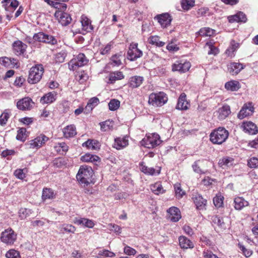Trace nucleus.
Returning a JSON list of instances; mask_svg holds the SVG:
<instances>
[{"label":"nucleus","instance_id":"nucleus-1","mask_svg":"<svg viewBox=\"0 0 258 258\" xmlns=\"http://www.w3.org/2000/svg\"><path fill=\"white\" fill-rule=\"evenodd\" d=\"M93 171L92 168L88 166H81L79 169L76 177L81 184L88 185L91 182Z\"/></svg>","mask_w":258,"mask_h":258},{"label":"nucleus","instance_id":"nucleus-2","mask_svg":"<svg viewBox=\"0 0 258 258\" xmlns=\"http://www.w3.org/2000/svg\"><path fill=\"white\" fill-rule=\"evenodd\" d=\"M228 136V132L225 128L220 127L211 134L210 140L214 144H221L226 141Z\"/></svg>","mask_w":258,"mask_h":258},{"label":"nucleus","instance_id":"nucleus-3","mask_svg":"<svg viewBox=\"0 0 258 258\" xmlns=\"http://www.w3.org/2000/svg\"><path fill=\"white\" fill-rule=\"evenodd\" d=\"M44 73V69L41 64H37L32 67L30 71L28 82L31 84H34L40 81Z\"/></svg>","mask_w":258,"mask_h":258},{"label":"nucleus","instance_id":"nucleus-4","mask_svg":"<svg viewBox=\"0 0 258 258\" xmlns=\"http://www.w3.org/2000/svg\"><path fill=\"white\" fill-rule=\"evenodd\" d=\"M159 135L156 133L151 134L146 136L141 142V145L149 148H154L159 145L161 143Z\"/></svg>","mask_w":258,"mask_h":258},{"label":"nucleus","instance_id":"nucleus-5","mask_svg":"<svg viewBox=\"0 0 258 258\" xmlns=\"http://www.w3.org/2000/svg\"><path fill=\"white\" fill-rule=\"evenodd\" d=\"M168 100L166 94L163 92L152 93L149 97L148 103L154 106H161L165 104Z\"/></svg>","mask_w":258,"mask_h":258},{"label":"nucleus","instance_id":"nucleus-6","mask_svg":"<svg viewBox=\"0 0 258 258\" xmlns=\"http://www.w3.org/2000/svg\"><path fill=\"white\" fill-rule=\"evenodd\" d=\"M48 140V137L41 134L33 140L27 142L25 146L27 149L37 150L44 146Z\"/></svg>","mask_w":258,"mask_h":258},{"label":"nucleus","instance_id":"nucleus-7","mask_svg":"<svg viewBox=\"0 0 258 258\" xmlns=\"http://www.w3.org/2000/svg\"><path fill=\"white\" fill-rule=\"evenodd\" d=\"M88 62V59L86 58L84 54L80 53L69 62V68L70 70L74 71L79 67L86 65Z\"/></svg>","mask_w":258,"mask_h":258},{"label":"nucleus","instance_id":"nucleus-8","mask_svg":"<svg viewBox=\"0 0 258 258\" xmlns=\"http://www.w3.org/2000/svg\"><path fill=\"white\" fill-rule=\"evenodd\" d=\"M16 239L17 234L12 228H9L1 233V240L7 244H14Z\"/></svg>","mask_w":258,"mask_h":258},{"label":"nucleus","instance_id":"nucleus-9","mask_svg":"<svg viewBox=\"0 0 258 258\" xmlns=\"http://www.w3.org/2000/svg\"><path fill=\"white\" fill-rule=\"evenodd\" d=\"M142 55V51L138 48V43H132L127 51V58L133 61L141 57Z\"/></svg>","mask_w":258,"mask_h":258},{"label":"nucleus","instance_id":"nucleus-10","mask_svg":"<svg viewBox=\"0 0 258 258\" xmlns=\"http://www.w3.org/2000/svg\"><path fill=\"white\" fill-rule=\"evenodd\" d=\"M33 39L38 42L47 43L51 44L56 43L57 41L55 38L43 32H39L34 35Z\"/></svg>","mask_w":258,"mask_h":258},{"label":"nucleus","instance_id":"nucleus-11","mask_svg":"<svg viewBox=\"0 0 258 258\" xmlns=\"http://www.w3.org/2000/svg\"><path fill=\"white\" fill-rule=\"evenodd\" d=\"M54 16L58 22L62 26H67L72 21L70 15L62 11H56Z\"/></svg>","mask_w":258,"mask_h":258},{"label":"nucleus","instance_id":"nucleus-12","mask_svg":"<svg viewBox=\"0 0 258 258\" xmlns=\"http://www.w3.org/2000/svg\"><path fill=\"white\" fill-rule=\"evenodd\" d=\"M191 67L190 63L187 61H176L172 66L173 71L185 73L189 70Z\"/></svg>","mask_w":258,"mask_h":258},{"label":"nucleus","instance_id":"nucleus-13","mask_svg":"<svg viewBox=\"0 0 258 258\" xmlns=\"http://www.w3.org/2000/svg\"><path fill=\"white\" fill-rule=\"evenodd\" d=\"M34 102L29 97H25L18 101L17 106L22 110H30L32 108Z\"/></svg>","mask_w":258,"mask_h":258},{"label":"nucleus","instance_id":"nucleus-14","mask_svg":"<svg viewBox=\"0 0 258 258\" xmlns=\"http://www.w3.org/2000/svg\"><path fill=\"white\" fill-rule=\"evenodd\" d=\"M190 106L189 102L186 100V95L182 93L179 97L176 108L181 110H186Z\"/></svg>","mask_w":258,"mask_h":258},{"label":"nucleus","instance_id":"nucleus-15","mask_svg":"<svg viewBox=\"0 0 258 258\" xmlns=\"http://www.w3.org/2000/svg\"><path fill=\"white\" fill-rule=\"evenodd\" d=\"M167 212L168 213V218L172 222H177L181 218L180 211L176 207H171L167 210Z\"/></svg>","mask_w":258,"mask_h":258},{"label":"nucleus","instance_id":"nucleus-16","mask_svg":"<svg viewBox=\"0 0 258 258\" xmlns=\"http://www.w3.org/2000/svg\"><path fill=\"white\" fill-rule=\"evenodd\" d=\"M254 108L251 103L244 105L238 114V117L242 119L244 117L251 115L253 112Z\"/></svg>","mask_w":258,"mask_h":258},{"label":"nucleus","instance_id":"nucleus-17","mask_svg":"<svg viewBox=\"0 0 258 258\" xmlns=\"http://www.w3.org/2000/svg\"><path fill=\"white\" fill-rule=\"evenodd\" d=\"M27 47V45L20 40L16 41L13 44L14 52L17 55H20L24 54L26 51Z\"/></svg>","mask_w":258,"mask_h":258},{"label":"nucleus","instance_id":"nucleus-18","mask_svg":"<svg viewBox=\"0 0 258 258\" xmlns=\"http://www.w3.org/2000/svg\"><path fill=\"white\" fill-rule=\"evenodd\" d=\"M241 127L245 132L251 135H255L258 132L257 127L251 121L244 122Z\"/></svg>","mask_w":258,"mask_h":258},{"label":"nucleus","instance_id":"nucleus-19","mask_svg":"<svg viewBox=\"0 0 258 258\" xmlns=\"http://www.w3.org/2000/svg\"><path fill=\"white\" fill-rule=\"evenodd\" d=\"M57 96V93L55 91L48 92L41 98L40 102L43 104L51 103L55 101Z\"/></svg>","mask_w":258,"mask_h":258},{"label":"nucleus","instance_id":"nucleus-20","mask_svg":"<svg viewBox=\"0 0 258 258\" xmlns=\"http://www.w3.org/2000/svg\"><path fill=\"white\" fill-rule=\"evenodd\" d=\"M230 108L228 105H224L223 107L219 108L216 112V116L220 120L225 119L230 113Z\"/></svg>","mask_w":258,"mask_h":258},{"label":"nucleus","instance_id":"nucleus-21","mask_svg":"<svg viewBox=\"0 0 258 258\" xmlns=\"http://www.w3.org/2000/svg\"><path fill=\"white\" fill-rule=\"evenodd\" d=\"M157 19L162 28H166L170 25L172 20L170 16L167 13L157 16Z\"/></svg>","mask_w":258,"mask_h":258},{"label":"nucleus","instance_id":"nucleus-22","mask_svg":"<svg viewBox=\"0 0 258 258\" xmlns=\"http://www.w3.org/2000/svg\"><path fill=\"white\" fill-rule=\"evenodd\" d=\"M243 68V65L238 62L230 63L228 66V72L232 75H237Z\"/></svg>","mask_w":258,"mask_h":258},{"label":"nucleus","instance_id":"nucleus-23","mask_svg":"<svg viewBox=\"0 0 258 258\" xmlns=\"http://www.w3.org/2000/svg\"><path fill=\"white\" fill-rule=\"evenodd\" d=\"M128 145V140L126 137H119L115 139L113 147L117 150H121L127 146Z\"/></svg>","mask_w":258,"mask_h":258},{"label":"nucleus","instance_id":"nucleus-24","mask_svg":"<svg viewBox=\"0 0 258 258\" xmlns=\"http://www.w3.org/2000/svg\"><path fill=\"white\" fill-rule=\"evenodd\" d=\"M192 199L195 204L197 208L199 210L204 209L206 205L207 200L204 199L202 196L199 194H196L192 197Z\"/></svg>","mask_w":258,"mask_h":258},{"label":"nucleus","instance_id":"nucleus-25","mask_svg":"<svg viewBox=\"0 0 258 258\" xmlns=\"http://www.w3.org/2000/svg\"><path fill=\"white\" fill-rule=\"evenodd\" d=\"M179 244L182 249L192 248L194 244L189 239L184 236H180L178 238Z\"/></svg>","mask_w":258,"mask_h":258},{"label":"nucleus","instance_id":"nucleus-26","mask_svg":"<svg viewBox=\"0 0 258 258\" xmlns=\"http://www.w3.org/2000/svg\"><path fill=\"white\" fill-rule=\"evenodd\" d=\"M81 24L82 27V31L86 33L90 32L93 30V27L91 25V21L86 16L83 15L81 17Z\"/></svg>","mask_w":258,"mask_h":258},{"label":"nucleus","instance_id":"nucleus-27","mask_svg":"<svg viewBox=\"0 0 258 258\" xmlns=\"http://www.w3.org/2000/svg\"><path fill=\"white\" fill-rule=\"evenodd\" d=\"M234 208L237 210H241L248 206V202L242 197L235 198L234 201Z\"/></svg>","mask_w":258,"mask_h":258},{"label":"nucleus","instance_id":"nucleus-28","mask_svg":"<svg viewBox=\"0 0 258 258\" xmlns=\"http://www.w3.org/2000/svg\"><path fill=\"white\" fill-rule=\"evenodd\" d=\"M64 137L66 138H72L77 134L76 127L73 124L67 126L63 128Z\"/></svg>","mask_w":258,"mask_h":258},{"label":"nucleus","instance_id":"nucleus-29","mask_svg":"<svg viewBox=\"0 0 258 258\" xmlns=\"http://www.w3.org/2000/svg\"><path fill=\"white\" fill-rule=\"evenodd\" d=\"M83 147H86L88 149L97 150L100 149L99 142L94 140H88L82 144Z\"/></svg>","mask_w":258,"mask_h":258},{"label":"nucleus","instance_id":"nucleus-30","mask_svg":"<svg viewBox=\"0 0 258 258\" xmlns=\"http://www.w3.org/2000/svg\"><path fill=\"white\" fill-rule=\"evenodd\" d=\"M55 198V194L50 188H44L42 190V199L43 201L47 200H52Z\"/></svg>","mask_w":258,"mask_h":258},{"label":"nucleus","instance_id":"nucleus-31","mask_svg":"<svg viewBox=\"0 0 258 258\" xmlns=\"http://www.w3.org/2000/svg\"><path fill=\"white\" fill-rule=\"evenodd\" d=\"M225 87L227 90L236 91L240 88V85L238 81L232 80L226 83Z\"/></svg>","mask_w":258,"mask_h":258},{"label":"nucleus","instance_id":"nucleus-32","mask_svg":"<svg viewBox=\"0 0 258 258\" xmlns=\"http://www.w3.org/2000/svg\"><path fill=\"white\" fill-rule=\"evenodd\" d=\"M144 78L142 77L135 76L130 78L129 84L130 86L133 88L139 87L143 83Z\"/></svg>","mask_w":258,"mask_h":258},{"label":"nucleus","instance_id":"nucleus-33","mask_svg":"<svg viewBox=\"0 0 258 258\" xmlns=\"http://www.w3.org/2000/svg\"><path fill=\"white\" fill-rule=\"evenodd\" d=\"M75 223L77 224L78 225H83L84 226L92 228L94 226V223L92 220H90L86 218H80L76 219Z\"/></svg>","mask_w":258,"mask_h":258},{"label":"nucleus","instance_id":"nucleus-34","mask_svg":"<svg viewBox=\"0 0 258 258\" xmlns=\"http://www.w3.org/2000/svg\"><path fill=\"white\" fill-rule=\"evenodd\" d=\"M109 81L110 83H113L117 80H120L124 78L121 72L116 71L110 73L109 75Z\"/></svg>","mask_w":258,"mask_h":258},{"label":"nucleus","instance_id":"nucleus-35","mask_svg":"<svg viewBox=\"0 0 258 258\" xmlns=\"http://www.w3.org/2000/svg\"><path fill=\"white\" fill-rule=\"evenodd\" d=\"M151 190L156 195L163 194L164 190L160 182H156L154 184H152L150 186Z\"/></svg>","mask_w":258,"mask_h":258},{"label":"nucleus","instance_id":"nucleus-36","mask_svg":"<svg viewBox=\"0 0 258 258\" xmlns=\"http://www.w3.org/2000/svg\"><path fill=\"white\" fill-rule=\"evenodd\" d=\"M233 159L230 157H224L220 159L218 162V164L220 167L225 168V167H228L233 164Z\"/></svg>","mask_w":258,"mask_h":258},{"label":"nucleus","instance_id":"nucleus-37","mask_svg":"<svg viewBox=\"0 0 258 258\" xmlns=\"http://www.w3.org/2000/svg\"><path fill=\"white\" fill-rule=\"evenodd\" d=\"M140 169L142 172L149 175H154L156 173L155 170L152 167H148L144 163H140Z\"/></svg>","mask_w":258,"mask_h":258},{"label":"nucleus","instance_id":"nucleus-38","mask_svg":"<svg viewBox=\"0 0 258 258\" xmlns=\"http://www.w3.org/2000/svg\"><path fill=\"white\" fill-rule=\"evenodd\" d=\"M224 197L220 193L217 194L213 198V203L217 208H220L223 205Z\"/></svg>","mask_w":258,"mask_h":258},{"label":"nucleus","instance_id":"nucleus-39","mask_svg":"<svg viewBox=\"0 0 258 258\" xmlns=\"http://www.w3.org/2000/svg\"><path fill=\"white\" fill-rule=\"evenodd\" d=\"M99 159L98 156L90 154H86L81 158L82 161L86 162H93L97 161Z\"/></svg>","mask_w":258,"mask_h":258},{"label":"nucleus","instance_id":"nucleus-40","mask_svg":"<svg viewBox=\"0 0 258 258\" xmlns=\"http://www.w3.org/2000/svg\"><path fill=\"white\" fill-rule=\"evenodd\" d=\"M215 33V31L210 28H203L200 30L199 34L202 36H211Z\"/></svg>","mask_w":258,"mask_h":258},{"label":"nucleus","instance_id":"nucleus-41","mask_svg":"<svg viewBox=\"0 0 258 258\" xmlns=\"http://www.w3.org/2000/svg\"><path fill=\"white\" fill-rule=\"evenodd\" d=\"M212 223L220 228H225V223L223 220L217 215L213 216L212 218Z\"/></svg>","mask_w":258,"mask_h":258},{"label":"nucleus","instance_id":"nucleus-42","mask_svg":"<svg viewBox=\"0 0 258 258\" xmlns=\"http://www.w3.org/2000/svg\"><path fill=\"white\" fill-rule=\"evenodd\" d=\"M195 0H181V7L184 10L188 11L195 6Z\"/></svg>","mask_w":258,"mask_h":258},{"label":"nucleus","instance_id":"nucleus-43","mask_svg":"<svg viewBox=\"0 0 258 258\" xmlns=\"http://www.w3.org/2000/svg\"><path fill=\"white\" fill-rule=\"evenodd\" d=\"M98 103L99 99L96 97H93L89 100V102L85 107V109L88 111L92 110Z\"/></svg>","mask_w":258,"mask_h":258},{"label":"nucleus","instance_id":"nucleus-44","mask_svg":"<svg viewBox=\"0 0 258 258\" xmlns=\"http://www.w3.org/2000/svg\"><path fill=\"white\" fill-rule=\"evenodd\" d=\"M174 190L175 196L177 199L181 198L185 194V191L181 189L180 183H177L174 185Z\"/></svg>","mask_w":258,"mask_h":258},{"label":"nucleus","instance_id":"nucleus-45","mask_svg":"<svg viewBox=\"0 0 258 258\" xmlns=\"http://www.w3.org/2000/svg\"><path fill=\"white\" fill-rule=\"evenodd\" d=\"M101 130L102 132H106L111 130L113 127V123L110 120H106L100 123Z\"/></svg>","mask_w":258,"mask_h":258},{"label":"nucleus","instance_id":"nucleus-46","mask_svg":"<svg viewBox=\"0 0 258 258\" xmlns=\"http://www.w3.org/2000/svg\"><path fill=\"white\" fill-rule=\"evenodd\" d=\"M150 43L153 45H155L159 47L163 46L165 43L160 40V38L157 36H153L150 37Z\"/></svg>","mask_w":258,"mask_h":258},{"label":"nucleus","instance_id":"nucleus-47","mask_svg":"<svg viewBox=\"0 0 258 258\" xmlns=\"http://www.w3.org/2000/svg\"><path fill=\"white\" fill-rule=\"evenodd\" d=\"M31 214V210L26 208H21L19 211V216L21 220L26 219Z\"/></svg>","mask_w":258,"mask_h":258},{"label":"nucleus","instance_id":"nucleus-48","mask_svg":"<svg viewBox=\"0 0 258 258\" xmlns=\"http://www.w3.org/2000/svg\"><path fill=\"white\" fill-rule=\"evenodd\" d=\"M26 130L25 128H21L18 131L16 138L18 140L24 142L26 139Z\"/></svg>","mask_w":258,"mask_h":258},{"label":"nucleus","instance_id":"nucleus-49","mask_svg":"<svg viewBox=\"0 0 258 258\" xmlns=\"http://www.w3.org/2000/svg\"><path fill=\"white\" fill-rule=\"evenodd\" d=\"M120 106V102L117 99H112L108 103L110 110L114 111L117 109Z\"/></svg>","mask_w":258,"mask_h":258},{"label":"nucleus","instance_id":"nucleus-50","mask_svg":"<svg viewBox=\"0 0 258 258\" xmlns=\"http://www.w3.org/2000/svg\"><path fill=\"white\" fill-rule=\"evenodd\" d=\"M56 151L60 152L61 151L66 153L68 151L69 147L67 145V144L64 143H60L56 144L54 147Z\"/></svg>","mask_w":258,"mask_h":258},{"label":"nucleus","instance_id":"nucleus-51","mask_svg":"<svg viewBox=\"0 0 258 258\" xmlns=\"http://www.w3.org/2000/svg\"><path fill=\"white\" fill-rule=\"evenodd\" d=\"M121 55L115 54L111 57V64L114 66H119L121 64Z\"/></svg>","mask_w":258,"mask_h":258},{"label":"nucleus","instance_id":"nucleus-52","mask_svg":"<svg viewBox=\"0 0 258 258\" xmlns=\"http://www.w3.org/2000/svg\"><path fill=\"white\" fill-rule=\"evenodd\" d=\"M7 258H20V254L18 251L14 249L9 250L6 254Z\"/></svg>","mask_w":258,"mask_h":258},{"label":"nucleus","instance_id":"nucleus-53","mask_svg":"<svg viewBox=\"0 0 258 258\" xmlns=\"http://www.w3.org/2000/svg\"><path fill=\"white\" fill-rule=\"evenodd\" d=\"M206 45L209 47L210 50L208 51V54L216 55L218 53V49L213 46V43L211 42H207Z\"/></svg>","mask_w":258,"mask_h":258},{"label":"nucleus","instance_id":"nucleus-54","mask_svg":"<svg viewBox=\"0 0 258 258\" xmlns=\"http://www.w3.org/2000/svg\"><path fill=\"white\" fill-rule=\"evenodd\" d=\"M113 43L110 42L100 49V53L102 55L108 54L112 47Z\"/></svg>","mask_w":258,"mask_h":258},{"label":"nucleus","instance_id":"nucleus-55","mask_svg":"<svg viewBox=\"0 0 258 258\" xmlns=\"http://www.w3.org/2000/svg\"><path fill=\"white\" fill-rule=\"evenodd\" d=\"M61 230L74 233L76 231V228L72 225L63 224L61 226Z\"/></svg>","mask_w":258,"mask_h":258},{"label":"nucleus","instance_id":"nucleus-56","mask_svg":"<svg viewBox=\"0 0 258 258\" xmlns=\"http://www.w3.org/2000/svg\"><path fill=\"white\" fill-rule=\"evenodd\" d=\"M9 117V113L7 111L4 112L0 116V124L1 125H5Z\"/></svg>","mask_w":258,"mask_h":258},{"label":"nucleus","instance_id":"nucleus-57","mask_svg":"<svg viewBox=\"0 0 258 258\" xmlns=\"http://www.w3.org/2000/svg\"><path fill=\"white\" fill-rule=\"evenodd\" d=\"M0 63L5 67H11V58L6 56L1 57Z\"/></svg>","mask_w":258,"mask_h":258},{"label":"nucleus","instance_id":"nucleus-58","mask_svg":"<svg viewBox=\"0 0 258 258\" xmlns=\"http://www.w3.org/2000/svg\"><path fill=\"white\" fill-rule=\"evenodd\" d=\"M98 254L100 256L110 257H113L115 255V254L114 252L106 249L100 250Z\"/></svg>","mask_w":258,"mask_h":258},{"label":"nucleus","instance_id":"nucleus-59","mask_svg":"<svg viewBox=\"0 0 258 258\" xmlns=\"http://www.w3.org/2000/svg\"><path fill=\"white\" fill-rule=\"evenodd\" d=\"M108 229L114 231L117 234H119L121 233V228L120 227L114 224H110L108 225Z\"/></svg>","mask_w":258,"mask_h":258},{"label":"nucleus","instance_id":"nucleus-60","mask_svg":"<svg viewBox=\"0 0 258 258\" xmlns=\"http://www.w3.org/2000/svg\"><path fill=\"white\" fill-rule=\"evenodd\" d=\"M51 5L54 8L57 9V11H61V7L62 6L63 10H66L67 5L65 4H62L59 2H55L54 1H51Z\"/></svg>","mask_w":258,"mask_h":258},{"label":"nucleus","instance_id":"nucleus-61","mask_svg":"<svg viewBox=\"0 0 258 258\" xmlns=\"http://www.w3.org/2000/svg\"><path fill=\"white\" fill-rule=\"evenodd\" d=\"M15 150L6 149L5 150H4L2 152L1 155L3 157L7 158L8 159H9V156L14 155H15Z\"/></svg>","mask_w":258,"mask_h":258},{"label":"nucleus","instance_id":"nucleus-62","mask_svg":"<svg viewBox=\"0 0 258 258\" xmlns=\"http://www.w3.org/2000/svg\"><path fill=\"white\" fill-rule=\"evenodd\" d=\"M14 175L18 178L23 179L25 177V174L24 172V169H18L14 172Z\"/></svg>","mask_w":258,"mask_h":258},{"label":"nucleus","instance_id":"nucleus-63","mask_svg":"<svg viewBox=\"0 0 258 258\" xmlns=\"http://www.w3.org/2000/svg\"><path fill=\"white\" fill-rule=\"evenodd\" d=\"M248 165L251 168H255L258 166V159L256 157L250 158L248 161Z\"/></svg>","mask_w":258,"mask_h":258},{"label":"nucleus","instance_id":"nucleus-64","mask_svg":"<svg viewBox=\"0 0 258 258\" xmlns=\"http://www.w3.org/2000/svg\"><path fill=\"white\" fill-rule=\"evenodd\" d=\"M124 252L128 255H134L136 253L137 251L128 246H126L124 248Z\"/></svg>","mask_w":258,"mask_h":258}]
</instances>
